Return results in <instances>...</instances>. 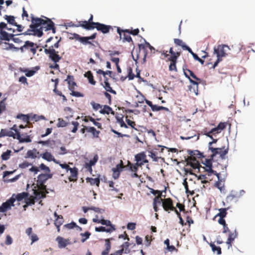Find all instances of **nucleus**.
I'll return each instance as SVG.
<instances>
[{
  "instance_id": "nucleus-1",
  "label": "nucleus",
  "mask_w": 255,
  "mask_h": 255,
  "mask_svg": "<svg viewBox=\"0 0 255 255\" xmlns=\"http://www.w3.org/2000/svg\"><path fill=\"white\" fill-rule=\"evenodd\" d=\"M31 23L29 25L30 29H28L25 32L20 33V35H33L40 37L43 35V32L38 27L39 24L41 23V20L38 19V17H35L33 14L30 15Z\"/></svg>"
},
{
  "instance_id": "nucleus-2",
  "label": "nucleus",
  "mask_w": 255,
  "mask_h": 255,
  "mask_svg": "<svg viewBox=\"0 0 255 255\" xmlns=\"http://www.w3.org/2000/svg\"><path fill=\"white\" fill-rule=\"evenodd\" d=\"M96 217V218L93 219V222L97 223H100L103 225H106V226L108 227L107 228H106L105 227H103V226L99 227H96L95 231L96 232H106L107 233H111L116 230L115 225L112 224V223L110 220H104V219H98V217L97 215Z\"/></svg>"
},
{
  "instance_id": "nucleus-3",
  "label": "nucleus",
  "mask_w": 255,
  "mask_h": 255,
  "mask_svg": "<svg viewBox=\"0 0 255 255\" xmlns=\"http://www.w3.org/2000/svg\"><path fill=\"white\" fill-rule=\"evenodd\" d=\"M227 50H229V47L226 45H219L217 47H214V53L216 54L217 59L214 63L212 67L213 68H215L222 60V58L226 56Z\"/></svg>"
},
{
  "instance_id": "nucleus-4",
  "label": "nucleus",
  "mask_w": 255,
  "mask_h": 255,
  "mask_svg": "<svg viewBox=\"0 0 255 255\" xmlns=\"http://www.w3.org/2000/svg\"><path fill=\"white\" fill-rule=\"evenodd\" d=\"M1 136L12 137L13 138H16L19 140L20 142H30L31 140L30 139L29 136H26V138H22L20 136V133L15 134L12 131L6 129H1L0 130Z\"/></svg>"
},
{
  "instance_id": "nucleus-5",
  "label": "nucleus",
  "mask_w": 255,
  "mask_h": 255,
  "mask_svg": "<svg viewBox=\"0 0 255 255\" xmlns=\"http://www.w3.org/2000/svg\"><path fill=\"white\" fill-rule=\"evenodd\" d=\"M44 53L48 55L49 59H50L54 63L58 62L61 59V57L58 54V52L56 51L53 46H50L48 49L44 50Z\"/></svg>"
},
{
  "instance_id": "nucleus-6",
  "label": "nucleus",
  "mask_w": 255,
  "mask_h": 255,
  "mask_svg": "<svg viewBox=\"0 0 255 255\" xmlns=\"http://www.w3.org/2000/svg\"><path fill=\"white\" fill-rule=\"evenodd\" d=\"M66 81H67L68 84L69 89L71 91V95L76 97H83L84 96L83 94L74 91L75 86L76 84L74 81V77L73 76L68 75Z\"/></svg>"
},
{
  "instance_id": "nucleus-7",
  "label": "nucleus",
  "mask_w": 255,
  "mask_h": 255,
  "mask_svg": "<svg viewBox=\"0 0 255 255\" xmlns=\"http://www.w3.org/2000/svg\"><path fill=\"white\" fill-rule=\"evenodd\" d=\"M52 176L53 174L52 173H42L37 176V184L40 186L41 189L46 190V186L45 185V183L48 179L52 178Z\"/></svg>"
},
{
  "instance_id": "nucleus-8",
  "label": "nucleus",
  "mask_w": 255,
  "mask_h": 255,
  "mask_svg": "<svg viewBox=\"0 0 255 255\" xmlns=\"http://www.w3.org/2000/svg\"><path fill=\"white\" fill-rule=\"evenodd\" d=\"M184 73L186 77L188 78L192 84L198 86L201 81V79L198 78L195 74L189 69L183 68Z\"/></svg>"
},
{
  "instance_id": "nucleus-9",
  "label": "nucleus",
  "mask_w": 255,
  "mask_h": 255,
  "mask_svg": "<svg viewBox=\"0 0 255 255\" xmlns=\"http://www.w3.org/2000/svg\"><path fill=\"white\" fill-rule=\"evenodd\" d=\"M45 18L46 19H43L38 17V19L41 20V23L39 24L38 29L40 30L42 32L43 30L47 31L51 30V28H52L53 24H54V22L51 19L47 17H45Z\"/></svg>"
},
{
  "instance_id": "nucleus-10",
  "label": "nucleus",
  "mask_w": 255,
  "mask_h": 255,
  "mask_svg": "<svg viewBox=\"0 0 255 255\" xmlns=\"http://www.w3.org/2000/svg\"><path fill=\"white\" fill-rule=\"evenodd\" d=\"M29 48H30V52L32 53L33 55H34L36 53L38 46L37 44L27 40L24 42V44L22 46L19 48V49L21 52H23L24 50L28 49Z\"/></svg>"
},
{
  "instance_id": "nucleus-11",
  "label": "nucleus",
  "mask_w": 255,
  "mask_h": 255,
  "mask_svg": "<svg viewBox=\"0 0 255 255\" xmlns=\"http://www.w3.org/2000/svg\"><path fill=\"white\" fill-rule=\"evenodd\" d=\"M209 149L212 152V156H214L216 154H220L221 158L222 159H225V155L228 153L229 151V147L228 146L226 148L224 146L222 148H214L213 147H209Z\"/></svg>"
},
{
  "instance_id": "nucleus-12",
  "label": "nucleus",
  "mask_w": 255,
  "mask_h": 255,
  "mask_svg": "<svg viewBox=\"0 0 255 255\" xmlns=\"http://www.w3.org/2000/svg\"><path fill=\"white\" fill-rule=\"evenodd\" d=\"M203 163L205 165L206 171L208 172V175L210 176L212 174H214L216 175L218 177V179L220 180V174L217 173L216 171H214L212 169V163L211 159H205V162H203Z\"/></svg>"
},
{
  "instance_id": "nucleus-13",
  "label": "nucleus",
  "mask_w": 255,
  "mask_h": 255,
  "mask_svg": "<svg viewBox=\"0 0 255 255\" xmlns=\"http://www.w3.org/2000/svg\"><path fill=\"white\" fill-rule=\"evenodd\" d=\"M93 24H94V29L96 28L97 30L100 31L104 34L108 33L111 29H113L112 26L107 25L99 22L94 23Z\"/></svg>"
},
{
  "instance_id": "nucleus-14",
  "label": "nucleus",
  "mask_w": 255,
  "mask_h": 255,
  "mask_svg": "<svg viewBox=\"0 0 255 255\" xmlns=\"http://www.w3.org/2000/svg\"><path fill=\"white\" fill-rule=\"evenodd\" d=\"M162 206L164 211L167 212L168 213H169L171 210H173L174 207L173 200L170 198L164 199Z\"/></svg>"
},
{
  "instance_id": "nucleus-15",
  "label": "nucleus",
  "mask_w": 255,
  "mask_h": 255,
  "mask_svg": "<svg viewBox=\"0 0 255 255\" xmlns=\"http://www.w3.org/2000/svg\"><path fill=\"white\" fill-rule=\"evenodd\" d=\"M146 104L148 105L151 109L153 112H157L160 110H164L166 112H169L170 111L168 108L163 106H159L156 105H153L151 101L148 100H145Z\"/></svg>"
},
{
  "instance_id": "nucleus-16",
  "label": "nucleus",
  "mask_w": 255,
  "mask_h": 255,
  "mask_svg": "<svg viewBox=\"0 0 255 255\" xmlns=\"http://www.w3.org/2000/svg\"><path fill=\"white\" fill-rule=\"evenodd\" d=\"M187 165H190L194 169H199L200 165L195 157L190 156L186 160Z\"/></svg>"
},
{
  "instance_id": "nucleus-17",
  "label": "nucleus",
  "mask_w": 255,
  "mask_h": 255,
  "mask_svg": "<svg viewBox=\"0 0 255 255\" xmlns=\"http://www.w3.org/2000/svg\"><path fill=\"white\" fill-rule=\"evenodd\" d=\"M124 168V165L123 163V161L121 160V163L116 165L115 168H112L113 171V177L115 179H118L120 175V172L122 171V169Z\"/></svg>"
},
{
  "instance_id": "nucleus-18",
  "label": "nucleus",
  "mask_w": 255,
  "mask_h": 255,
  "mask_svg": "<svg viewBox=\"0 0 255 255\" xmlns=\"http://www.w3.org/2000/svg\"><path fill=\"white\" fill-rule=\"evenodd\" d=\"M14 195H13L9 200L2 204L1 206L4 212L9 209L11 206H14L13 203L15 201V198H14Z\"/></svg>"
},
{
  "instance_id": "nucleus-19",
  "label": "nucleus",
  "mask_w": 255,
  "mask_h": 255,
  "mask_svg": "<svg viewBox=\"0 0 255 255\" xmlns=\"http://www.w3.org/2000/svg\"><path fill=\"white\" fill-rule=\"evenodd\" d=\"M115 28H117V31L118 34H121V31H124L126 32H128V34H131L132 35H138L139 30L138 28H136L134 29H132L131 28L130 29H122L120 27L118 26H115Z\"/></svg>"
},
{
  "instance_id": "nucleus-20",
  "label": "nucleus",
  "mask_w": 255,
  "mask_h": 255,
  "mask_svg": "<svg viewBox=\"0 0 255 255\" xmlns=\"http://www.w3.org/2000/svg\"><path fill=\"white\" fill-rule=\"evenodd\" d=\"M121 34H119L120 35V40H122L123 42H132L133 43V40L130 36L129 34H128V32H126L124 31H121Z\"/></svg>"
},
{
  "instance_id": "nucleus-21",
  "label": "nucleus",
  "mask_w": 255,
  "mask_h": 255,
  "mask_svg": "<svg viewBox=\"0 0 255 255\" xmlns=\"http://www.w3.org/2000/svg\"><path fill=\"white\" fill-rule=\"evenodd\" d=\"M56 241L58 242V247L60 249L65 248L68 245L70 244L68 239H64L63 237L58 236L56 239Z\"/></svg>"
},
{
  "instance_id": "nucleus-22",
  "label": "nucleus",
  "mask_w": 255,
  "mask_h": 255,
  "mask_svg": "<svg viewBox=\"0 0 255 255\" xmlns=\"http://www.w3.org/2000/svg\"><path fill=\"white\" fill-rule=\"evenodd\" d=\"M40 156L43 159H45L48 161H53L55 163H59V161H57L55 158L53 157V156L51 154V153L48 152L47 151L43 153V154H41L40 155Z\"/></svg>"
},
{
  "instance_id": "nucleus-23",
  "label": "nucleus",
  "mask_w": 255,
  "mask_h": 255,
  "mask_svg": "<svg viewBox=\"0 0 255 255\" xmlns=\"http://www.w3.org/2000/svg\"><path fill=\"white\" fill-rule=\"evenodd\" d=\"M54 215L55 217H56V219L54 222V224L55 226L57 227V231L59 232L60 230V227L61 226V225H62L64 222V220L62 216L57 215L56 212L54 213Z\"/></svg>"
},
{
  "instance_id": "nucleus-24",
  "label": "nucleus",
  "mask_w": 255,
  "mask_h": 255,
  "mask_svg": "<svg viewBox=\"0 0 255 255\" xmlns=\"http://www.w3.org/2000/svg\"><path fill=\"white\" fill-rule=\"evenodd\" d=\"M70 172V175L69 177V180L70 181H75L77 179L78 169L76 167L69 168Z\"/></svg>"
},
{
  "instance_id": "nucleus-25",
  "label": "nucleus",
  "mask_w": 255,
  "mask_h": 255,
  "mask_svg": "<svg viewBox=\"0 0 255 255\" xmlns=\"http://www.w3.org/2000/svg\"><path fill=\"white\" fill-rule=\"evenodd\" d=\"M176 207H177L179 209V211L176 209V208L174 207L173 209V210H171V211H174L177 217L179 218V217H181V212H185V206L184 204H181L180 203H177L176 205Z\"/></svg>"
},
{
  "instance_id": "nucleus-26",
  "label": "nucleus",
  "mask_w": 255,
  "mask_h": 255,
  "mask_svg": "<svg viewBox=\"0 0 255 255\" xmlns=\"http://www.w3.org/2000/svg\"><path fill=\"white\" fill-rule=\"evenodd\" d=\"M13 36V33H8L5 30H0V39L2 40L9 41Z\"/></svg>"
},
{
  "instance_id": "nucleus-27",
  "label": "nucleus",
  "mask_w": 255,
  "mask_h": 255,
  "mask_svg": "<svg viewBox=\"0 0 255 255\" xmlns=\"http://www.w3.org/2000/svg\"><path fill=\"white\" fill-rule=\"evenodd\" d=\"M157 150H158V149L155 148L154 149L147 151L149 153L148 156L152 158L153 161L157 162L158 159L161 158L160 156L158 155V153L156 151Z\"/></svg>"
},
{
  "instance_id": "nucleus-28",
  "label": "nucleus",
  "mask_w": 255,
  "mask_h": 255,
  "mask_svg": "<svg viewBox=\"0 0 255 255\" xmlns=\"http://www.w3.org/2000/svg\"><path fill=\"white\" fill-rule=\"evenodd\" d=\"M113 238L107 239L105 240V249L102 252L101 255H107L109 254L111 249V240H113Z\"/></svg>"
},
{
  "instance_id": "nucleus-29",
  "label": "nucleus",
  "mask_w": 255,
  "mask_h": 255,
  "mask_svg": "<svg viewBox=\"0 0 255 255\" xmlns=\"http://www.w3.org/2000/svg\"><path fill=\"white\" fill-rule=\"evenodd\" d=\"M168 60L170 61V63L169 66V70L170 71H174L176 72L177 71L176 67L177 58H175V57L168 58Z\"/></svg>"
},
{
  "instance_id": "nucleus-30",
  "label": "nucleus",
  "mask_w": 255,
  "mask_h": 255,
  "mask_svg": "<svg viewBox=\"0 0 255 255\" xmlns=\"http://www.w3.org/2000/svg\"><path fill=\"white\" fill-rule=\"evenodd\" d=\"M93 23H89L88 21L86 20L80 21L78 22L79 26L82 27L87 30H91L94 29V24H93Z\"/></svg>"
},
{
  "instance_id": "nucleus-31",
  "label": "nucleus",
  "mask_w": 255,
  "mask_h": 255,
  "mask_svg": "<svg viewBox=\"0 0 255 255\" xmlns=\"http://www.w3.org/2000/svg\"><path fill=\"white\" fill-rule=\"evenodd\" d=\"M98 155L97 154L95 155L93 159L90 160V161L88 163H86L85 167L87 168L89 170L92 171V166L96 164V163L98 161Z\"/></svg>"
},
{
  "instance_id": "nucleus-32",
  "label": "nucleus",
  "mask_w": 255,
  "mask_h": 255,
  "mask_svg": "<svg viewBox=\"0 0 255 255\" xmlns=\"http://www.w3.org/2000/svg\"><path fill=\"white\" fill-rule=\"evenodd\" d=\"M174 42L177 46H179L182 47L184 50H189L190 47L186 45L185 43L181 39L178 38H174Z\"/></svg>"
},
{
  "instance_id": "nucleus-33",
  "label": "nucleus",
  "mask_w": 255,
  "mask_h": 255,
  "mask_svg": "<svg viewBox=\"0 0 255 255\" xmlns=\"http://www.w3.org/2000/svg\"><path fill=\"white\" fill-rule=\"evenodd\" d=\"M85 122H88L89 121H91V123H93V124L96 126L98 128L102 129V124L100 123L97 122L95 120L90 116L85 117L84 119L83 120Z\"/></svg>"
},
{
  "instance_id": "nucleus-34",
  "label": "nucleus",
  "mask_w": 255,
  "mask_h": 255,
  "mask_svg": "<svg viewBox=\"0 0 255 255\" xmlns=\"http://www.w3.org/2000/svg\"><path fill=\"white\" fill-rule=\"evenodd\" d=\"M237 236V233L235 231L234 233L229 232V235L227 241V244L229 245V248L232 246V242L235 240Z\"/></svg>"
},
{
  "instance_id": "nucleus-35",
  "label": "nucleus",
  "mask_w": 255,
  "mask_h": 255,
  "mask_svg": "<svg viewBox=\"0 0 255 255\" xmlns=\"http://www.w3.org/2000/svg\"><path fill=\"white\" fill-rule=\"evenodd\" d=\"M39 154V152L35 148L32 150H29L27 151L26 155L27 157H30L34 159L37 157V155Z\"/></svg>"
},
{
  "instance_id": "nucleus-36",
  "label": "nucleus",
  "mask_w": 255,
  "mask_h": 255,
  "mask_svg": "<svg viewBox=\"0 0 255 255\" xmlns=\"http://www.w3.org/2000/svg\"><path fill=\"white\" fill-rule=\"evenodd\" d=\"M84 76L88 78L89 82L93 85H95L96 83V82L94 79V77L93 74L92 73L91 71H88L86 72L84 74Z\"/></svg>"
},
{
  "instance_id": "nucleus-37",
  "label": "nucleus",
  "mask_w": 255,
  "mask_h": 255,
  "mask_svg": "<svg viewBox=\"0 0 255 255\" xmlns=\"http://www.w3.org/2000/svg\"><path fill=\"white\" fill-rule=\"evenodd\" d=\"M88 132L91 133L93 135V137L98 138L99 137V135L100 133V131L97 130L96 129L93 127H89L88 128Z\"/></svg>"
},
{
  "instance_id": "nucleus-38",
  "label": "nucleus",
  "mask_w": 255,
  "mask_h": 255,
  "mask_svg": "<svg viewBox=\"0 0 255 255\" xmlns=\"http://www.w3.org/2000/svg\"><path fill=\"white\" fill-rule=\"evenodd\" d=\"M102 85L103 86L107 92H110L114 94H116V92L112 88L109 82H104L103 83H102Z\"/></svg>"
},
{
  "instance_id": "nucleus-39",
  "label": "nucleus",
  "mask_w": 255,
  "mask_h": 255,
  "mask_svg": "<svg viewBox=\"0 0 255 255\" xmlns=\"http://www.w3.org/2000/svg\"><path fill=\"white\" fill-rule=\"evenodd\" d=\"M147 48H148L149 49H150V50H151V52L152 51V50H155L154 47H152L149 44V43H148L146 41H145L144 44H139V48L140 50H143L144 51H145Z\"/></svg>"
},
{
  "instance_id": "nucleus-40",
  "label": "nucleus",
  "mask_w": 255,
  "mask_h": 255,
  "mask_svg": "<svg viewBox=\"0 0 255 255\" xmlns=\"http://www.w3.org/2000/svg\"><path fill=\"white\" fill-rule=\"evenodd\" d=\"M100 113L102 114H108L109 115L110 113L114 114V112L112 109L107 105H105L102 109L100 111Z\"/></svg>"
},
{
  "instance_id": "nucleus-41",
  "label": "nucleus",
  "mask_w": 255,
  "mask_h": 255,
  "mask_svg": "<svg viewBox=\"0 0 255 255\" xmlns=\"http://www.w3.org/2000/svg\"><path fill=\"white\" fill-rule=\"evenodd\" d=\"M3 17L7 20L8 23L13 25H16V22H15V17L14 16L5 15Z\"/></svg>"
},
{
  "instance_id": "nucleus-42",
  "label": "nucleus",
  "mask_w": 255,
  "mask_h": 255,
  "mask_svg": "<svg viewBox=\"0 0 255 255\" xmlns=\"http://www.w3.org/2000/svg\"><path fill=\"white\" fill-rule=\"evenodd\" d=\"M146 157V155L144 152H141L135 155V160L136 161L141 162Z\"/></svg>"
},
{
  "instance_id": "nucleus-43",
  "label": "nucleus",
  "mask_w": 255,
  "mask_h": 255,
  "mask_svg": "<svg viewBox=\"0 0 255 255\" xmlns=\"http://www.w3.org/2000/svg\"><path fill=\"white\" fill-rule=\"evenodd\" d=\"M227 210L228 208H221L219 209V212L216 215V217L219 216L220 218H224L227 214Z\"/></svg>"
},
{
  "instance_id": "nucleus-44",
  "label": "nucleus",
  "mask_w": 255,
  "mask_h": 255,
  "mask_svg": "<svg viewBox=\"0 0 255 255\" xmlns=\"http://www.w3.org/2000/svg\"><path fill=\"white\" fill-rule=\"evenodd\" d=\"M87 181L89 182L90 184L92 185H96L97 186H99L100 184V179L98 178H87Z\"/></svg>"
},
{
  "instance_id": "nucleus-45",
  "label": "nucleus",
  "mask_w": 255,
  "mask_h": 255,
  "mask_svg": "<svg viewBox=\"0 0 255 255\" xmlns=\"http://www.w3.org/2000/svg\"><path fill=\"white\" fill-rule=\"evenodd\" d=\"M20 71L24 72L25 73V75L27 77H31L32 76L34 73L35 71L33 70H29L27 69L21 68L19 69Z\"/></svg>"
},
{
  "instance_id": "nucleus-46",
  "label": "nucleus",
  "mask_w": 255,
  "mask_h": 255,
  "mask_svg": "<svg viewBox=\"0 0 255 255\" xmlns=\"http://www.w3.org/2000/svg\"><path fill=\"white\" fill-rule=\"evenodd\" d=\"M69 123H67L62 118H58V123L57 124V127L58 128H64L68 125Z\"/></svg>"
},
{
  "instance_id": "nucleus-47",
  "label": "nucleus",
  "mask_w": 255,
  "mask_h": 255,
  "mask_svg": "<svg viewBox=\"0 0 255 255\" xmlns=\"http://www.w3.org/2000/svg\"><path fill=\"white\" fill-rule=\"evenodd\" d=\"M159 148H160V152L162 153L163 152V150L164 148H166L168 150V151L171 152H177L178 149L176 148H169L167 147L164 146H161L158 145V146Z\"/></svg>"
},
{
  "instance_id": "nucleus-48",
  "label": "nucleus",
  "mask_w": 255,
  "mask_h": 255,
  "mask_svg": "<svg viewBox=\"0 0 255 255\" xmlns=\"http://www.w3.org/2000/svg\"><path fill=\"white\" fill-rule=\"evenodd\" d=\"M39 169L44 171L45 172V174L50 173V169L49 167L47 166L44 163H41L39 165Z\"/></svg>"
},
{
  "instance_id": "nucleus-49",
  "label": "nucleus",
  "mask_w": 255,
  "mask_h": 255,
  "mask_svg": "<svg viewBox=\"0 0 255 255\" xmlns=\"http://www.w3.org/2000/svg\"><path fill=\"white\" fill-rule=\"evenodd\" d=\"M71 124L73 126L72 128H70L71 131L73 133H76L78 130L79 123L77 121H72Z\"/></svg>"
},
{
  "instance_id": "nucleus-50",
  "label": "nucleus",
  "mask_w": 255,
  "mask_h": 255,
  "mask_svg": "<svg viewBox=\"0 0 255 255\" xmlns=\"http://www.w3.org/2000/svg\"><path fill=\"white\" fill-rule=\"evenodd\" d=\"M210 246L214 253L217 252V255L221 254V249L220 247L216 246L213 243H211Z\"/></svg>"
},
{
  "instance_id": "nucleus-51",
  "label": "nucleus",
  "mask_w": 255,
  "mask_h": 255,
  "mask_svg": "<svg viewBox=\"0 0 255 255\" xmlns=\"http://www.w3.org/2000/svg\"><path fill=\"white\" fill-rule=\"evenodd\" d=\"M89 40H90V39H89L88 36H87V37L81 36L79 41L81 42V43H82L84 45H86L87 44H92L93 45V44Z\"/></svg>"
},
{
  "instance_id": "nucleus-52",
  "label": "nucleus",
  "mask_w": 255,
  "mask_h": 255,
  "mask_svg": "<svg viewBox=\"0 0 255 255\" xmlns=\"http://www.w3.org/2000/svg\"><path fill=\"white\" fill-rule=\"evenodd\" d=\"M169 52L171 55L169 58L175 57V58H178L180 55V52H174L172 47L170 48Z\"/></svg>"
},
{
  "instance_id": "nucleus-53",
  "label": "nucleus",
  "mask_w": 255,
  "mask_h": 255,
  "mask_svg": "<svg viewBox=\"0 0 255 255\" xmlns=\"http://www.w3.org/2000/svg\"><path fill=\"white\" fill-rule=\"evenodd\" d=\"M11 153V150H7L5 152L2 153L1 154V158L2 160H6L9 158Z\"/></svg>"
},
{
  "instance_id": "nucleus-54",
  "label": "nucleus",
  "mask_w": 255,
  "mask_h": 255,
  "mask_svg": "<svg viewBox=\"0 0 255 255\" xmlns=\"http://www.w3.org/2000/svg\"><path fill=\"white\" fill-rule=\"evenodd\" d=\"M80 235L82 237L81 239V242L82 243H84L90 237L91 233L87 231L85 233H81Z\"/></svg>"
},
{
  "instance_id": "nucleus-55",
  "label": "nucleus",
  "mask_w": 255,
  "mask_h": 255,
  "mask_svg": "<svg viewBox=\"0 0 255 255\" xmlns=\"http://www.w3.org/2000/svg\"><path fill=\"white\" fill-rule=\"evenodd\" d=\"M163 199L161 198V196H156L155 198L153 199V204H155L156 205H160L161 203L162 204V202Z\"/></svg>"
},
{
  "instance_id": "nucleus-56",
  "label": "nucleus",
  "mask_w": 255,
  "mask_h": 255,
  "mask_svg": "<svg viewBox=\"0 0 255 255\" xmlns=\"http://www.w3.org/2000/svg\"><path fill=\"white\" fill-rule=\"evenodd\" d=\"M21 117H22V120L24 122H26L27 123H28L29 122L30 120H31V118H30L27 115L20 114V115H18L17 116V118H18V119H20Z\"/></svg>"
},
{
  "instance_id": "nucleus-57",
  "label": "nucleus",
  "mask_w": 255,
  "mask_h": 255,
  "mask_svg": "<svg viewBox=\"0 0 255 255\" xmlns=\"http://www.w3.org/2000/svg\"><path fill=\"white\" fill-rule=\"evenodd\" d=\"M27 193L23 192L22 193H19L17 194L14 198H15V200L16 199L17 200L20 201L23 200L24 198H25L27 196Z\"/></svg>"
},
{
  "instance_id": "nucleus-58",
  "label": "nucleus",
  "mask_w": 255,
  "mask_h": 255,
  "mask_svg": "<svg viewBox=\"0 0 255 255\" xmlns=\"http://www.w3.org/2000/svg\"><path fill=\"white\" fill-rule=\"evenodd\" d=\"M228 125L227 122H220L218 125L217 126V128H218L219 130L221 131L225 129Z\"/></svg>"
},
{
  "instance_id": "nucleus-59",
  "label": "nucleus",
  "mask_w": 255,
  "mask_h": 255,
  "mask_svg": "<svg viewBox=\"0 0 255 255\" xmlns=\"http://www.w3.org/2000/svg\"><path fill=\"white\" fill-rule=\"evenodd\" d=\"M228 125L227 122H220L218 125L217 126V128H218L219 130L221 131L225 129Z\"/></svg>"
},
{
  "instance_id": "nucleus-60",
  "label": "nucleus",
  "mask_w": 255,
  "mask_h": 255,
  "mask_svg": "<svg viewBox=\"0 0 255 255\" xmlns=\"http://www.w3.org/2000/svg\"><path fill=\"white\" fill-rule=\"evenodd\" d=\"M201 134L206 135L207 136L211 138H213L212 134V132H211L210 130H208L207 128H205L201 131Z\"/></svg>"
},
{
  "instance_id": "nucleus-61",
  "label": "nucleus",
  "mask_w": 255,
  "mask_h": 255,
  "mask_svg": "<svg viewBox=\"0 0 255 255\" xmlns=\"http://www.w3.org/2000/svg\"><path fill=\"white\" fill-rule=\"evenodd\" d=\"M42 120H45V117L42 115L37 116L36 115H34L31 117V120H34L35 122H37Z\"/></svg>"
},
{
  "instance_id": "nucleus-62",
  "label": "nucleus",
  "mask_w": 255,
  "mask_h": 255,
  "mask_svg": "<svg viewBox=\"0 0 255 255\" xmlns=\"http://www.w3.org/2000/svg\"><path fill=\"white\" fill-rule=\"evenodd\" d=\"M128 79L131 80H133L135 77V75L132 72V69L131 67H129L128 69Z\"/></svg>"
},
{
  "instance_id": "nucleus-63",
  "label": "nucleus",
  "mask_w": 255,
  "mask_h": 255,
  "mask_svg": "<svg viewBox=\"0 0 255 255\" xmlns=\"http://www.w3.org/2000/svg\"><path fill=\"white\" fill-rule=\"evenodd\" d=\"M128 166L129 167V170L133 172H137L138 170L135 166L133 165V164L129 161L128 162Z\"/></svg>"
},
{
  "instance_id": "nucleus-64",
  "label": "nucleus",
  "mask_w": 255,
  "mask_h": 255,
  "mask_svg": "<svg viewBox=\"0 0 255 255\" xmlns=\"http://www.w3.org/2000/svg\"><path fill=\"white\" fill-rule=\"evenodd\" d=\"M36 197L39 198H44L46 197V193L43 192H35Z\"/></svg>"
}]
</instances>
